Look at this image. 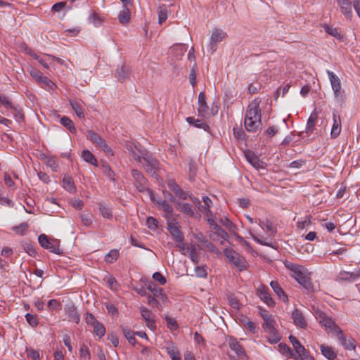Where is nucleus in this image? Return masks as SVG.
Returning a JSON list of instances; mask_svg holds the SVG:
<instances>
[{"label": "nucleus", "mask_w": 360, "mask_h": 360, "mask_svg": "<svg viewBox=\"0 0 360 360\" xmlns=\"http://www.w3.org/2000/svg\"><path fill=\"white\" fill-rule=\"evenodd\" d=\"M38 240L41 247L49 250L52 252L59 253V245L56 240L50 241L45 234H41Z\"/></svg>", "instance_id": "obj_10"}, {"label": "nucleus", "mask_w": 360, "mask_h": 360, "mask_svg": "<svg viewBox=\"0 0 360 360\" xmlns=\"http://www.w3.org/2000/svg\"><path fill=\"white\" fill-rule=\"evenodd\" d=\"M119 255L117 250L112 249L105 256V261L107 263H112L117 259Z\"/></svg>", "instance_id": "obj_48"}, {"label": "nucleus", "mask_w": 360, "mask_h": 360, "mask_svg": "<svg viewBox=\"0 0 360 360\" xmlns=\"http://www.w3.org/2000/svg\"><path fill=\"white\" fill-rule=\"evenodd\" d=\"M340 11L346 18L351 20L352 17V3L350 0H337Z\"/></svg>", "instance_id": "obj_21"}, {"label": "nucleus", "mask_w": 360, "mask_h": 360, "mask_svg": "<svg viewBox=\"0 0 360 360\" xmlns=\"http://www.w3.org/2000/svg\"><path fill=\"white\" fill-rule=\"evenodd\" d=\"M168 188L179 198L181 199L187 198V193H185L180 186L173 180L168 181Z\"/></svg>", "instance_id": "obj_29"}, {"label": "nucleus", "mask_w": 360, "mask_h": 360, "mask_svg": "<svg viewBox=\"0 0 360 360\" xmlns=\"http://www.w3.org/2000/svg\"><path fill=\"white\" fill-rule=\"evenodd\" d=\"M99 212L101 216L105 219H111L113 217L112 212L110 207H108L104 203H99Z\"/></svg>", "instance_id": "obj_37"}, {"label": "nucleus", "mask_w": 360, "mask_h": 360, "mask_svg": "<svg viewBox=\"0 0 360 360\" xmlns=\"http://www.w3.org/2000/svg\"><path fill=\"white\" fill-rule=\"evenodd\" d=\"M270 285L274 290V292L278 296V299L283 301L285 303L288 302V297L285 292L283 291L282 288L280 286L279 283L277 281H272L270 283Z\"/></svg>", "instance_id": "obj_27"}, {"label": "nucleus", "mask_w": 360, "mask_h": 360, "mask_svg": "<svg viewBox=\"0 0 360 360\" xmlns=\"http://www.w3.org/2000/svg\"><path fill=\"white\" fill-rule=\"evenodd\" d=\"M324 30L330 36H333L338 39H341L340 32L338 28L332 27L328 25H323Z\"/></svg>", "instance_id": "obj_47"}, {"label": "nucleus", "mask_w": 360, "mask_h": 360, "mask_svg": "<svg viewBox=\"0 0 360 360\" xmlns=\"http://www.w3.org/2000/svg\"><path fill=\"white\" fill-rule=\"evenodd\" d=\"M321 354L329 360H334L337 356V352L328 345H321L320 346Z\"/></svg>", "instance_id": "obj_31"}, {"label": "nucleus", "mask_w": 360, "mask_h": 360, "mask_svg": "<svg viewBox=\"0 0 360 360\" xmlns=\"http://www.w3.org/2000/svg\"><path fill=\"white\" fill-rule=\"evenodd\" d=\"M141 314L143 320L146 321L147 327L151 330H155L156 328V324L154 319V314L147 308L141 307Z\"/></svg>", "instance_id": "obj_12"}, {"label": "nucleus", "mask_w": 360, "mask_h": 360, "mask_svg": "<svg viewBox=\"0 0 360 360\" xmlns=\"http://www.w3.org/2000/svg\"><path fill=\"white\" fill-rule=\"evenodd\" d=\"M275 323H276V321L274 319V316L272 315L271 317H269V319L264 321V323H263L262 326H263L264 330H267L269 328H275L274 327Z\"/></svg>", "instance_id": "obj_61"}, {"label": "nucleus", "mask_w": 360, "mask_h": 360, "mask_svg": "<svg viewBox=\"0 0 360 360\" xmlns=\"http://www.w3.org/2000/svg\"><path fill=\"white\" fill-rule=\"evenodd\" d=\"M261 101L259 98L252 100L248 106L244 125L245 129L250 132H256L262 126V114L260 106Z\"/></svg>", "instance_id": "obj_1"}, {"label": "nucleus", "mask_w": 360, "mask_h": 360, "mask_svg": "<svg viewBox=\"0 0 360 360\" xmlns=\"http://www.w3.org/2000/svg\"><path fill=\"white\" fill-rule=\"evenodd\" d=\"M268 334V342L270 344H275L280 341L281 335L275 328H269L264 330Z\"/></svg>", "instance_id": "obj_32"}, {"label": "nucleus", "mask_w": 360, "mask_h": 360, "mask_svg": "<svg viewBox=\"0 0 360 360\" xmlns=\"http://www.w3.org/2000/svg\"><path fill=\"white\" fill-rule=\"evenodd\" d=\"M178 246L181 249V253L190 257L194 264L199 262L198 251L200 250V246L198 245L181 243Z\"/></svg>", "instance_id": "obj_7"}, {"label": "nucleus", "mask_w": 360, "mask_h": 360, "mask_svg": "<svg viewBox=\"0 0 360 360\" xmlns=\"http://www.w3.org/2000/svg\"><path fill=\"white\" fill-rule=\"evenodd\" d=\"M67 5V1H60L58 3H56L52 6L51 11L53 12H60L63 11Z\"/></svg>", "instance_id": "obj_63"}, {"label": "nucleus", "mask_w": 360, "mask_h": 360, "mask_svg": "<svg viewBox=\"0 0 360 360\" xmlns=\"http://www.w3.org/2000/svg\"><path fill=\"white\" fill-rule=\"evenodd\" d=\"M0 104L3 105L6 109H15L11 100L8 96H2L0 94Z\"/></svg>", "instance_id": "obj_54"}, {"label": "nucleus", "mask_w": 360, "mask_h": 360, "mask_svg": "<svg viewBox=\"0 0 360 360\" xmlns=\"http://www.w3.org/2000/svg\"><path fill=\"white\" fill-rule=\"evenodd\" d=\"M167 229L169 233L172 235L174 239L177 242H180L181 243H184V236L181 234L179 226L177 222L170 221L167 223Z\"/></svg>", "instance_id": "obj_17"}, {"label": "nucleus", "mask_w": 360, "mask_h": 360, "mask_svg": "<svg viewBox=\"0 0 360 360\" xmlns=\"http://www.w3.org/2000/svg\"><path fill=\"white\" fill-rule=\"evenodd\" d=\"M285 267L291 271V275L305 289L311 290L312 283L309 276L308 271L302 265H299L288 261L285 263Z\"/></svg>", "instance_id": "obj_2"}, {"label": "nucleus", "mask_w": 360, "mask_h": 360, "mask_svg": "<svg viewBox=\"0 0 360 360\" xmlns=\"http://www.w3.org/2000/svg\"><path fill=\"white\" fill-rule=\"evenodd\" d=\"M169 200L170 201L174 202L176 210L188 216H193L194 212L193 210L192 205L186 202L176 201L174 198L172 196L169 198Z\"/></svg>", "instance_id": "obj_19"}, {"label": "nucleus", "mask_w": 360, "mask_h": 360, "mask_svg": "<svg viewBox=\"0 0 360 360\" xmlns=\"http://www.w3.org/2000/svg\"><path fill=\"white\" fill-rule=\"evenodd\" d=\"M203 205L201 204V202L198 199L193 200V202L196 206L198 207L199 210L205 214L206 216H209L211 213L210 207L212 205V200L207 196L202 197Z\"/></svg>", "instance_id": "obj_18"}, {"label": "nucleus", "mask_w": 360, "mask_h": 360, "mask_svg": "<svg viewBox=\"0 0 360 360\" xmlns=\"http://www.w3.org/2000/svg\"><path fill=\"white\" fill-rule=\"evenodd\" d=\"M60 124L66 127L71 133L75 134L77 130L75 127L73 122L68 117L63 116L60 118Z\"/></svg>", "instance_id": "obj_39"}, {"label": "nucleus", "mask_w": 360, "mask_h": 360, "mask_svg": "<svg viewBox=\"0 0 360 360\" xmlns=\"http://www.w3.org/2000/svg\"><path fill=\"white\" fill-rule=\"evenodd\" d=\"M63 187L69 193H75L76 188L75 186L74 181L70 176H65L63 179Z\"/></svg>", "instance_id": "obj_34"}, {"label": "nucleus", "mask_w": 360, "mask_h": 360, "mask_svg": "<svg viewBox=\"0 0 360 360\" xmlns=\"http://www.w3.org/2000/svg\"><path fill=\"white\" fill-rule=\"evenodd\" d=\"M229 345L231 349L236 353L238 358L243 359L246 357L243 347L239 344L236 338H230L229 340Z\"/></svg>", "instance_id": "obj_16"}, {"label": "nucleus", "mask_w": 360, "mask_h": 360, "mask_svg": "<svg viewBox=\"0 0 360 360\" xmlns=\"http://www.w3.org/2000/svg\"><path fill=\"white\" fill-rule=\"evenodd\" d=\"M257 294L259 297L269 307H274L275 302L272 299L269 289L264 285H260L257 290Z\"/></svg>", "instance_id": "obj_11"}, {"label": "nucleus", "mask_w": 360, "mask_h": 360, "mask_svg": "<svg viewBox=\"0 0 360 360\" xmlns=\"http://www.w3.org/2000/svg\"><path fill=\"white\" fill-rule=\"evenodd\" d=\"M25 318H26V321H27V323L32 327H35V326H37L38 321H37V319L36 316L32 315V314L28 313V314H27L25 315Z\"/></svg>", "instance_id": "obj_64"}, {"label": "nucleus", "mask_w": 360, "mask_h": 360, "mask_svg": "<svg viewBox=\"0 0 360 360\" xmlns=\"http://www.w3.org/2000/svg\"><path fill=\"white\" fill-rule=\"evenodd\" d=\"M131 13L127 6H124L123 10L118 15L119 22L121 24H127L130 19Z\"/></svg>", "instance_id": "obj_38"}, {"label": "nucleus", "mask_w": 360, "mask_h": 360, "mask_svg": "<svg viewBox=\"0 0 360 360\" xmlns=\"http://www.w3.org/2000/svg\"><path fill=\"white\" fill-rule=\"evenodd\" d=\"M317 117H318V116L315 111L310 115V116L308 119L307 123V127H306V131L307 133L312 131L314 127L316 124Z\"/></svg>", "instance_id": "obj_45"}, {"label": "nucleus", "mask_w": 360, "mask_h": 360, "mask_svg": "<svg viewBox=\"0 0 360 360\" xmlns=\"http://www.w3.org/2000/svg\"><path fill=\"white\" fill-rule=\"evenodd\" d=\"M106 281L108 284V286L109 288L112 290H117L118 287H119V284L117 281V280L112 276H108L106 278Z\"/></svg>", "instance_id": "obj_55"}, {"label": "nucleus", "mask_w": 360, "mask_h": 360, "mask_svg": "<svg viewBox=\"0 0 360 360\" xmlns=\"http://www.w3.org/2000/svg\"><path fill=\"white\" fill-rule=\"evenodd\" d=\"M169 11L165 5H161L158 8V21L160 24L164 22L168 18Z\"/></svg>", "instance_id": "obj_40"}, {"label": "nucleus", "mask_w": 360, "mask_h": 360, "mask_svg": "<svg viewBox=\"0 0 360 360\" xmlns=\"http://www.w3.org/2000/svg\"><path fill=\"white\" fill-rule=\"evenodd\" d=\"M86 136L87 139H89L95 145H96L102 139V137L93 130H88Z\"/></svg>", "instance_id": "obj_51"}, {"label": "nucleus", "mask_w": 360, "mask_h": 360, "mask_svg": "<svg viewBox=\"0 0 360 360\" xmlns=\"http://www.w3.org/2000/svg\"><path fill=\"white\" fill-rule=\"evenodd\" d=\"M125 147L131 153L135 160L138 158V155H141L144 151L142 150L141 146L132 139L125 141Z\"/></svg>", "instance_id": "obj_15"}, {"label": "nucleus", "mask_w": 360, "mask_h": 360, "mask_svg": "<svg viewBox=\"0 0 360 360\" xmlns=\"http://www.w3.org/2000/svg\"><path fill=\"white\" fill-rule=\"evenodd\" d=\"M131 175L136 182V186L137 188L140 191H142L146 187V178L143 176V174L139 171H138L136 169L131 170Z\"/></svg>", "instance_id": "obj_23"}, {"label": "nucleus", "mask_w": 360, "mask_h": 360, "mask_svg": "<svg viewBox=\"0 0 360 360\" xmlns=\"http://www.w3.org/2000/svg\"><path fill=\"white\" fill-rule=\"evenodd\" d=\"M360 278V269L355 270L353 272L346 271H341L338 276V279L342 281L353 282Z\"/></svg>", "instance_id": "obj_14"}, {"label": "nucleus", "mask_w": 360, "mask_h": 360, "mask_svg": "<svg viewBox=\"0 0 360 360\" xmlns=\"http://www.w3.org/2000/svg\"><path fill=\"white\" fill-rule=\"evenodd\" d=\"M46 58H41V59L39 60V63L44 68H49V63H51V62L52 60H54L55 59V57L54 56H50V55H47L46 56Z\"/></svg>", "instance_id": "obj_62"}, {"label": "nucleus", "mask_w": 360, "mask_h": 360, "mask_svg": "<svg viewBox=\"0 0 360 360\" xmlns=\"http://www.w3.org/2000/svg\"><path fill=\"white\" fill-rule=\"evenodd\" d=\"M123 333L125 336V338L127 339L131 345H135L136 343V338H134V333L127 328H122Z\"/></svg>", "instance_id": "obj_52"}, {"label": "nucleus", "mask_w": 360, "mask_h": 360, "mask_svg": "<svg viewBox=\"0 0 360 360\" xmlns=\"http://www.w3.org/2000/svg\"><path fill=\"white\" fill-rule=\"evenodd\" d=\"M167 354L171 357L172 360H180L181 355L178 348L173 344H169L167 348Z\"/></svg>", "instance_id": "obj_36"}, {"label": "nucleus", "mask_w": 360, "mask_h": 360, "mask_svg": "<svg viewBox=\"0 0 360 360\" xmlns=\"http://www.w3.org/2000/svg\"><path fill=\"white\" fill-rule=\"evenodd\" d=\"M44 88H49L51 89H53L56 88V85L48 77L42 76L41 79L37 82Z\"/></svg>", "instance_id": "obj_49"}, {"label": "nucleus", "mask_w": 360, "mask_h": 360, "mask_svg": "<svg viewBox=\"0 0 360 360\" xmlns=\"http://www.w3.org/2000/svg\"><path fill=\"white\" fill-rule=\"evenodd\" d=\"M259 226L264 231L269 233V236H274L276 233V229L273 226L272 223L269 220L259 221Z\"/></svg>", "instance_id": "obj_35"}, {"label": "nucleus", "mask_w": 360, "mask_h": 360, "mask_svg": "<svg viewBox=\"0 0 360 360\" xmlns=\"http://www.w3.org/2000/svg\"><path fill=\"white\" fill-rule=\"evenodd\" d=\"M29 228V224L27 222H22L18 226L12 227V230L18 235H24Z\"/></svg>", "instance_id": "obj_46"}, {"label": "nucleus", "mask_w": 360, "mask_h": 360, "mask_svg": "<svg viewBox=\"0 0 360 360\" xmlns=\"http://www.w3.org/2000/svg\"><path fill=\"white\" fill-rule=\"evenodd\" d=\"M148 289L151 292V295L157 298V300L162 302H165L167 300V296L165 294L163 290L160 288L155 286L154 284L149 285Z\"/></svg>", "instance_id": "obj_24"}, {"label": "nucleus", "mask_w": 360, "mask_h": 360, "mask_svg": "<svg viewBox=\"0 0 360 360\" xmlns=\"http://www.w3.org/2000/svg\"><path fill=\"white\" fill-rule=\"evenodd\" d=\"M226 37V33L222 30L218 28H214L212 30L209 44L210 52L211 54H212L217 50V44L221 42Z\"/></svg>", "instance_id": "obj_9"}, {"label": "nucleus", "mask_w": 360, "mask_h": 360, "mask_svg": "<svg viewBox=\"0 0 360 360\" xmlns=\"http://www.w3.org/2000/svg\"><path fill=\"white\" fill-rule=\"evenodd\" d=\"M245 158L248 162L256 169H264L265 163L260 161L258 157L252 152L248 151L245 153Z\"/></svg>", "instance_id": "obj_20"}, {"label": "nucleus", "mask_w": 360, "mask_h": 360, "mask_svg": "<svg viewBox=\"0 0 360 360\" xmlns=\"http://www.w3.org/2000/svg\"><path fill=\"white\" fill-rule=\"evenodd\" d=\"M290 341L296 353L299 356H302L305 354V348L300 344L299 340L294 336L290 335L289 337Z\"/></svg>", "instance_id": "obj_33"}, {"label": "nucleus", "mask_w": 360, "mask_h": 360, "mask_svg": "<svg viewBox=\"0 0 360 360\" xmlns=\"http://www.w3.org/2000/svg\"><path fill=\"white\" fill-rule=\"evenodd\" d=\"M82 157L86 162L90 163L92 165L97 166V160L89 150H84L82 153Z\"/></svg>", "instance_id": "obj_41"}, {"label": "nucleus", "mask_w": 360, "mask_h": 360, "mask_svg": "<svg viewBox=\"0 0 360 360\" xmlns=\"http://www.w3.org/2000/svg\"><path fill=\"white\" fill-rule=\"evenodd\" d=\"M326 73L328 76L332 89L334 93L335 98L337 102L343 103L345 102V96L342 91L341 82L340 78L332 71L327 70Z\"/></svg>", "instance_id": "obj_5"}, {"label": "nucleus", "mask_w": 360, "mask_h": 360, "mask_svg": "<svg viewBox=\"0 0 360 360\" xmlns=\"http://www.w3.org/2000/svg\"><path fill=\"white\" fill-rule=\"evenodd\" d=\"M333 124L330 131V136L333 139L337 138L342 130L341 120L340 116L335 112H333Z\"/></svg>", "instance_id": "obj_22"}, {"label": "nucleus", "mask_w": 360, "mask_h": 360, "mask_svg": "<svg viewBox=\"0 0 360 360\" xmlns=\"http://www.w3.org/2000/svg\"><path fill=\"white\" fill-rule=\"evenodd\" d=\"M70 104L73 109V110L75 112L77 116L80 118L83 119L85 117V114L84 112V102L81 100H70Z\"/></svg>", "instance_id": "obj_25"}, {"label": "nucleus", "mask_w": 360, "mask_h": 360, "mask_svg": "<svg viewBox=\"0 0 360 360\" xmlns=\"http://www.w3.org/2000/svg\"><path fill=\"white\" fill-rule=\"evenodd\" d=\"M335 335L337 336L341 345L345 349L351 350L355 348L354 340L352 338L348 340L346 339L341 329L340 330V333H336Z\"/></svg>", "instance_id": "obj_28"}, {"label": "nucleus", "mask_w": 360, "mask_h": 360, "mask_svg": "<svg viewBox=\"0 0 360 360\" xmlns=\"http://www.w3.org/2000/svg\"><path fill=\"white\" fill-rule=\"evenodd\" d=\"M29 72L32 77L34 78L37 82H38L43 76L42 73L39 70L32 67L29 69Z\"/></svg>", "instance_id": "obj_59"}, {"label": "nucleus", "mask_w": 360, "mask_h": 360, "mask_svg": "<svg viewBox=\"0 0 360 360\" xmlns=\"http://www.w3.org/2000/svg\"><path fill=\"white\" fill-rule=\"evenodd\" d=\"M159 209L165 212L166 216L170 215L172 213L173 209L165 200L161 201L159 203Z\"/></svg>", "instance_id": "obj_53"}, {"label": "nucleus", "mask_w": 360, "mask_h": 360, "mask_svg": "<svg viewBox=\"0 0 360 360\" xmlns=\"http://www.w3.org/2000/svg\"><path fill=\"white\" fill-rule=\"evenodd\" d=\"M186 121L189 124L193 125L196 128L202 129L205 131H208L210 129L209 125L202 120L195 119L193 117H188L186 118Z\"/></svg>", "instance_id": "obj_30"}, {"label": "nucleus", "mask_w": 360, "mask_h": 360, "mask_svg": "<svg viewBox=\"0 0 360 360\" xmlns=\"http://www.w3.org/2000/svg\"><path fill=\"white\" fill-rule=\"evenodd\" d=\"M311 216H306L302 220L298 221L297 223V228L304 229L311 224Z\"/></svg>", "instance_id": "obj_57"}, {"label": "nucleus", "mask_w": 360, "mask_h": 360, "mask_svg": "<svg viewBox=\"0 0 360 360\" xmlns=\"http://www.w3.org/2000/svg\"><path fill=\"white\" fill-rule=\"evenodd\" d=\"M314 316L322 327L335 334L340 333V328L336 325L333 319L328 316L324 312L320 310L314 311Z\"/></svg>", "instance_id": "obj_6"}, {"label": "nucleus", "mask_w": 360, "mask_h": 360, "mask_svg": "<svg viewBox=\"0 0 360 360\" xmlns=\"http://www.w3.org/2000/svg\"><path fill=\"white\" fill-rule=\"evenodd\" d=\"M291 318L297 327L303 329L307 327V322L305 319V317L300 309H294L292 312Z\"/></svg>", "instance_id": "obj_13"}, {"label": "nucleus", "mask_w": 360, "mask_h": 360, "mask_svg": "<svg viewBox=\"0 0 360 360\" xmlns=\"http://www.w3.org/2000/svg\"><path fill=\"white\" fill-rule=\"evenodd\" d=\"M27 356L33 360H40V354L39 350H35L32 348H27L26 349Z\"/></svg>", "instance_id": "obj_58"}, {"label": "nucleus", "mask_w": 360, "mask_h": 360, "mask_svg": "<svg viewBox=\"0 0 360 360\" xmlns=\"http://www.w3.org/2000/svg\"><path fill=\"white\" fill-rule=\"evenodd\" d=\"M198 114L203 119L210 118L214 115V112L210 111L206 102V96L203 91L200 92L198 96Z\"/></svg>", "instance_id": "obj_8"}, {"label": "nucleus", "mask_w": 360, "mask_h": 360, "mask_svg": "<svg viewBox=\"0 0 360 360\" xmlns=\"http://www.w3.org/2000/svg\"><path fill=\"white\" fill-rule=\"evenodd\" d=\"M224 253L229 262L239 271H243L248 268V264L246 259L234 250L226 248L224 250Z\"/></svg>", "instance_id": "obj_3"}, {"label": "nucleus", "mask_w": 360, "mask_h": 360, "mask_svg": "<svg viewBox=\"0 0 360 360\" xmlns=\"http://www.w3.org/2000/svg\"><path fill=\"white\" fill-rule=\"evenodd\" d=\"M79 357L81 360H90L91 354L88 347L82 345L79 349Z\"/></svg>", "instance_id": "obj_50"}, {"label": "nucleus", "mask_w": 360, "mask_h": 360, "mask_svg": "<svg viewBox=\"0 0 360 360\" xmlns=\"http://www.w3.org/2000/svg\"><path fill=\"white\" fill-rule=\"evenodd\" d=\"M242 323L251 333L255 334L259 330V327L257 324L249 319H245L242 321Z\"/></svg>", "instance_id": "obj_42"}, {"label": "nucleus", "mask_w": 360, "mask_h": 360, "mask_svg": "<svg viewBox=\"0 0 360 360\" xmlns=\"http://www.w3.org/2000/svg\"><path fill=\"white\" fill-rule=\"evenodd\" d=\"M82 223L86 226H90L92 223V215L90 214H81Z\"/></svg>", "instance_id": "obj_60"}, {"label": "nucleus", "mask_w": 360, "mask_h": 360, "mask_svg": "<svg viewBox=\"0 0 360 360\" xmlns=\"http://www.w3.org/2000/svg\"><path fill=\"white\" fill-rule=\"evenodd\" d=\"M130 73L131 70L129 67L124 64L115 70V76L119 81L123 82L129 77Z\"/></svg>", "instance_id": "obj_26"}, {"label": "nucleus", "mask_w": 360, "mask_h": 360, "mask_svg": "<svg viewBox=\"0 0 360 360\" xmlns=\"http://www.w3.org/2000/svg\"><path fill=\"white\" fill-rule=\"evenodd\" d=\"M92 328L94 330V333L99 338H102L105 334V328L99 321H98L95 325H94Z\"/></svg>", "instance_id": "obj_44"}, {"label": "nucleus", "mask_w": 360, "mask_h": 360, "mask_svg": "<svg viewBox=\"0 0 360 360\" xmlns=\"http://www.w3.org/2000/svg\"><path fill=\"white\" fill-rule=\"evenodd\" d=\"M89 20L95 27H99L103 21V18L99 15V13L94 11L89 17Z\"/></svg>", "instance_id": "obj_43"}, {"label": "nucleus", "mask_w": 360, "mask_h": 360, "mask_svg": "<svg viewBox=\"0 0 360 360\" xmlns=\"http://www.w3.org/2000/svg\"><path fill=\"white\" fill-rule=\"evenodd\" d=\"M148 304L152 306L153 307H156L159 310L162 309V305L159 302L158 300H157V298L154 297L152 295H148Z\"/></svg>", "instance_id": "obj_56"}, {"label": "nucleus", "mask_w": 360, "mask_h": 360, "mask_svg": "<svg viewBox=\"0 0 360 360\" xmlns=\"http://www.w3.org/2000/svg\"><path fill=\"white\" fill-rule=\"evenodd\" d=\"M136 160L143 165V167L149 174L154 175L155 174V172L158 168L159 163L150 154L144 150L141 155H138Z\"/></svg>", "instance_id": "obj_4"}]
</instances>
